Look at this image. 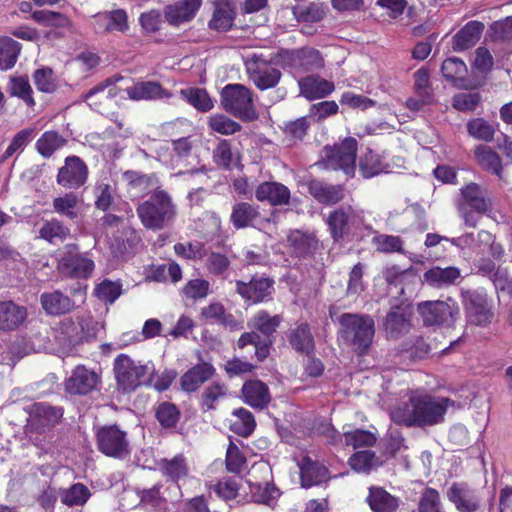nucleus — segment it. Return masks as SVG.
Returning <instances> with one entry per match:
<instances>
[{
  "instance_id": "nucleus-18",
  "label": "nucleus",
  "mask_w": 512,
  "mask_h": 512,
  "mask_svg": "<svg viewBox=\"0 0 512 512\" xmlns=\"http://www.w3.org/2000/svg\"><path fill=\"white\" fill-rule=\"evenodd\" d=\"M98 374L84 365L76 366L65 381V390L74 395H86L96 388Z\"/></svg>"
},
{
  "instance_id": "nucleus-41",
  "label": "nucleus",
  "mask_w": 512,
  "mask_h": 512,
  "mask_svg": "<svg viewBox=\"0 0 512 512\" xmlns=\"http://www.w3.org/2000/svg\"><path fill=\"white\" fill-rule=\"evenodd\" d=\"M67 139L59 132L49 130L42 133L35 143L36 151L44 158H50L57 150L66 146Z\"/></svg>"
},
{
  "instance_id": "nucleus-57",
  "label": "nucleus",
  "mask_w": 512,
  "mask_h": 512,
  "mask_svg": "<svg viewBox=\"0 0 512 512\" xmlns=\"http://www.w3.org/2000/svg\"><path fill=\"white\" fill-rule=\"evenodd\" d=\"M208 127L221 135H233L242 129L238 122L220 113L209 116Z\"/></svg>"
},
{
  "instance_id": "nucleus-20",
  "label": "nucleus",
  "mask_w": 512,
  "mask_h": 512,
  "mask_svg": "<svg viewBox=\"0 0 512 512\" xmlns=\"http://www.w3.org/2000/svg\"><path fill=\"white\" fill-rule=\"evenodd\" d=\"M255 198L271 206H287L290 204L291 191L281 182L264 181L256 187Z\"/></svg>"
},
{
  "instance_id": "nucleus-58",
  "label": "nucleus",
  "mask_w": 512,
  "mask_h": 512,
  "mask_svg": "<svg viewBox=\"0 0 512 512\" xmlns=\"http://www.w3.org/2000/svg\"><path fill=\"white\" fill-rule=\"evenodd\" d=\"M9 91L12 96L22 99L27 106H35L33 90L27 76L13 77L9 83Z\"/></svg>"
},
{
  "instance_id": "nucleus-48",
  "label": "nucleus",
  "mask_w": 512,
  "mask_h": 512,
  "mask_svg": "<svg viewBox=\"0 0 512 512\" xmlns=\"http://www.w3.org/2000/svg\"><path fill=\"white\" fill-rule=\"evenodd\" d=\"M180 293L183 298L196 302L205 299L211 293V285L204 278L190 279L181 288Z\"/></svg>"
},
{
  "instance_id": "nucleus-31",
  "label": "nucleus",
  "mask_w": 512,
  "mask_h": 512,
  "mask_svg": "<svg viewBox=\"0 0 512 512\" xmlns=\"http://www.w3.org/2000/svg\"><path fill=\"white\" fill-rule=\"evenodd\" d=\"M298 466L301 484L305 488L318 485L329 478L328 469L323 464L313 461L309 457H303Z\"/></svg>"
},
{
  "instance_id": "nucleus-24",
  "label": "nucleus",
  "mask_w": 512,
  "mask_h": 512,
  "mask_svg": "<svg viewBox=\"0 0 512 512\" xmlns=\"http://www.w3.org/2000/svg\"><path fill=\"white\" fill-rule=\"evenodd\" d=\"M255 68L251 72V79L260 90L274 88L281 79V72L269 65L261 56L254 58Z\"/></svg>"
},
{
  "instance_id": "nucleus-37",
  "label": "nucleus",
  "mask_w": 512,
  "mask_h": 512,
  "mask_svg": "<svg viewBox=\"0 0 512 512\" xmlns=\"http://www.w3.org/2000/svg\"><path fill=\"white\" fill-rule=\"evenodd\" d=\"M41 305L47 314L52 316H60L70 312L73 307V301L60 291L52 293H43L40 296Z\"/></svg>"
},
{
  "instance_id": "nucleus-11",
  "label": "nucleus",
  "mask_w": 512,
  "mask_h": 512,
  "mask_svg": "<svg viewBox=\"0 0 512 512\" xmlns=\"http://www.w3.org/2000/svg\"><path fill=\"white\" fill-rule=\"evenodd\" d=\"M89 178L87 163L76 155H69L58 169L56 183L65 190H78L85 186Z\"/></svg>"
},
{
  "instance_id": "nucleus-43",
  "label": "nucleus",
  "mask_w": 512,
  "mask_h": 512,
  "mask_svg": "<svg viewBox=\"0 0 512 512\" xmlns=\"http://www.w3.org/2000/svg\"><path fill=\"white\" fill-rule=\"evenodd\" d=\"M349 466L358 473L369 474L372 470L382 465V461L376 454L369 450L355 452L348 460Z\"/></svg>"
},
{
  "instance_id": "nucleus-36",
  "label": "nucleus",
  "mask_w": 512,
  "mask_h": 512,
  "mask_svg": "<svg viewBox=\"0 0 512 512\" xmlns=\"http://www.w3.org/2000/svg\"><path fill=\"white\" fill-rule=\"evenodd\" d=\"M70 235V228L57 218L44 220L38 230V238L51 245L63 243Z\"/></svg>"
},
{
  "instance_id": "nucleus-42",
  "label": "nucleus",
  "mask_w": 512,
  "mask_h": 512,
  "mask_svg": "<svg viewBox=\"0 0 512 512\" xmlns=\"http://www.w3.org/2000/svg\"><path fill=\"white\" fill-rule=\"evenodd\" d=\"M474 155L479 165L488 172L501 177L503 172L502 161L498 153L490 146L478 145Z\"/></svg>"
},
{
  "instance_id": "nucleus-23",
  "label": "nucleus",
  "mask_w": 512,
  "mask_h": 512,
  "mask_svg": "<svg viewBox=\"0 0 512 512\" xmlns=\"http://www.w3.org/2000/svg\"><path fill=\"white\" fill-rule=\"evenodd\" d=\"M202 5V0H180L164 9L166 21L174 26L192 20Z\"/></svg>"
},
{
  "instance_id": "nucleus-17",
  "label": "nucleus",
  "mask_w": 512,
  "mask_h": 512,
  "mask_svg": "<svg viewBox=\"0 0 512 512\" xmlns=\"http://www.w3.org/2000/svg\"><path fill=\"white\" fill-rule=\"evenodd\" d=\"M462 304L466 314L480 320H488L493 317L492 305L488 294L484 289L466 290L462 292Z\"/></svg>"
},
{
  "instance_id": "nucleus-6",
  "label": "nucleus",
  "mask_w": 512,
  "mask_h": 512,
  "mask_svg": "<svg viewBox=\"0 0 512 512\" xmlns=\"http://www.w3.org/2000/svg\"><path fill=\"white\" fill-rule=\"evenodd\" d=\"M56 268L64 278L88 279L95 269V263L87 252H80L76 243H68L63 247Z\"/></svg>"
},
{
  "instance_id": "nucleus-2",
  "label": "nucleus",
  "mask_w": 512,
  "mask_h": 512,
  "mask_svg": "<svg viewBox=\"0 0 512 512\" xmlns=\"http://www.w3.org/2000/svg\"><path fill=\"white\" fill-rule=\"evenodd\" d=\"M141 224L148 230L160 231L170 226L177 216V205L164 189H155L136 207Z\"/></svg>"
},
{
  "instance_id": "nucleus-8",
  "label": "nucleus",
  "mask_w": 512,
  "mask_h": 512,
  "mask_svg": "<svg viewBox=\"0 0 512 512\" xmlns=\"http://www.w3.org/2000/svg\"><path fill=\"white\" fill-rule=\"evenodd\" d=\"M286 248L291 258L299 262L316 260L324 245L313 230L290 229L286 236Z\"/></svg>"
},
{
  "instance_id": "nucleus-5",
  "label": "nucleus",
  "mask_w": 512,
  "mask_h": 512,
  "mask_svg": "<svg viewBox=\"0 0 512 512\" xmlns=\"http://www.w3.org/2000/svg\"><path fill=\"white\" fill-rule=\"evenodd\" d=\"M114 372L118 387L125 392H130L140 385L149 384L155 368L150 361L141 364L129 356L121 354L115 359Z\"/></svg>"
},
{
  "instance_id": "nucleus-56",
  "label": "nucleus",
  "mask_w": 512,
  "mask_h": 512,
  "mask_svg": "<svg viewBox=\"0 0 512 512\" xmlns=\"http://www.w3.org/2000/svg\"><path fill=\"white\" fill-rule=\"evenodd\" d=\"M343 437L345 445L351 446L354 449L362 447H371L376 443V436L367 430L353 429L347 430L346 426L343 427Z\"/></svg>"
},
{
  "instance_id": "nucleus-7",
  "label": "nucleus",
  "mask_w": 512,
  "mask_h": 512,
  "mask_svg": "<svg viewBox=\"0 0 512 512\" xmlns=\"http://www.w3.org/2000/svg\"><path fill=\"white\" fill-rule=\"evenodd\" d=\"M358 142L354 137H346L340 143L326 145L322 150L321 163L329 170H342L353 174L356 167Z\"/></svg>"
},
{
  "instance_id": "nucleus-61",
  "label": "nucleus",
  "mask_w": 512,
  "mask_h": 512,
  "mask_svg": "<svg viewBox=\"0 0 512 512\" xmlns=\"http://www.w3.org/2000/svg\"><path fill=\"white\" fill-rule=\"evenodd\" d=\"M251 493L255 502L271 505L280 495L279 490L270 482L251 484Z\"/></svg>"
},
{
  "instance_id": "nucleus-52",
  "label": "nucleus",
  "mask_w": 512,
  "mask_h": 512,
  "mask_svg": "<svg viewBox=\"0 0 512 512\" xmlns=\"http://www.w3.org/2000/svg\"><path fill=\"white\" fill-rule=\"evenodd\" d=\"M121 280L104 279L94 288V295L104 303L113 304L122 294Z\"/></svg>"
},
{
  "instance_id": "nucleus-21",
  "label": "nucleus",
  "mask_w": 512,
  "mask_h": 512,
  "mask_svg": "<svg viewBox=\"0 0 512 512\" xmlns=\"http://www.w3.org/2000/svg\"><path fill=\"white\" fill-rule=\"evenodd\" d=\"M63 416L61 408L46 403H35L31 407L29 429H46L56 425Z\"/></svg>"
},
{
  "instance_id": "nucleus-53",
  "label": "nucleus",
  "mask_w": 512,
  "mask_h": 512,
  "mask_svg": "<svg viewBox=\"0 0 512 512\" xmlns=\"http://www.w3.org/2000/svg\"><path fill=\"white\" fill-rule=\"evenodd\" d=\"M204 267L209 274L215 277L223 276L230 268L231 261L225 253L206 251Z\"/></svg>"
},
{
  "instance_id": "nucleus-35",
  "label": "nucleus",
  "mask_w": 512,
  "mask_h": 512,
  "mask_svg": "<svg viewBox=\"0 0 512 512\" xmlns=\"http://www.w3.org/2000/svg\"><path fill=\"white\" fill-rule=\"evenodd\" d=\"M123 178L127 181L130 190H136L148 196L155 189H162L159 186V178L156 173L145 174L142 172L128 170L123 173Z\"/></svg>"
},
{
  "instance_id": "nucleus-30",
  "label": "nucleus",
  "mask_w": 512,
  "mask_h": 512,
  "mask_svg": "<svg viewBox=\"0 0 512 512\" xmlns=\"http://www.w3.org/2000/svg\"><path fill=\"white\" fill-rule=\"evenodd\" d=\"M441 72L444 78L454 87L459 89H467L469 87L468 69L462 59L458 57L445 59L441 66Z\"/></svg>"
},
{
  "instance_id": "nucleus-14",
  "label": "nucleus",
  "mask_w": 512,
  "mask_h": 512,
  "mask_svg": "<svg viewBox=\"0 0 512 512\" xmlns=\"http://www.w3.org/2000/svg\"><path fill=\"white\" fill-rule=\"evenodd\" d=\"M340 338L359 354L364 353L374 336L373 322H341Z\"/></svg>"
},
{
  "instance_id": "nucleus-62",
  "label": "nucleus",
  "mask_w": 512,
  "mask_h": 512,
  "mask_svg": "<svg viewBox=\"0 0 512 512\" xmlns=\"http://www.w3.org/2000/svg\"><path fill=\"white\" fill-rule=\"evenodd\" d=\"M34 135L33 128H25L17 132L12 138L6 151L0 158V162L3 163L12 157L17 151H22L27 144L32 140Z\"/></svg>"
},
{
  "instance_id": "nucleus-38",
  "label": "nucleus",
  "mask_w": 512,
  "mask_h": 512,
  "mask_svg": "<svg viewBox=\"0 0 512 512\" xmlns=\"http://www.w3.org/2000/svg\"><path fill=\"white\" fill-rule=\"evenodd\" d=\"M367 501L374 512H395L399 505V500L381 487H371Z\"/></svg>"
},
{
  "instance_id": "nucleus-19",
  "label": "nucleus",
  "mask_w": 512,
  "mask_h": 512,
  "mask_svg": "<svg viewBox=\"0 0 512 512\" xmlns=\"http://www.w3.org/2000/svg\"><path fill=\"white\" fill-rule=\"evenodd\" d=\"M120 80H122L120 75H113L105 79L83 95L84 101L92 109L101 112L104 104L118 95L119 89L115 85Z\"/></svg>"
},
{
  "instance_id": "nucleus-32",
  "label": "nucleus",
  "mask_w": 512,
  "mask_h": 512,
  "mask_svg": "<svg viewBox=\"0 0 512 512\" xmlns=\"http://www.w3.org/2000/svg\"><path fill=\"white\" fill-rule=\"evenodd\" d=\"M214 373L215 368L211 364L206 362L199 363L181 376V388L186 392H194L204 382L211 379Z\"/></svg>"
},
{
  "instance_id": "nucleus-40",
  "label": "nucleus",
  "mask_w": 512,
  "mask_h": 512,
  "mask_svg": "<svg viewBox=\"0 0 512 512\" xmlns=\"http://www.w3.org/2000/svg\"><path fill=\"white\" fill-rule=\"evenodd\" d=\"M359 168L365 178H371L389 171V165L385 162L384 157L372 149H367L360 158Z\"/></svg>"
},
{
  "instance_id": "nucleus-16",
  "label": "nucleus",
  "mask_w": 512,
  "mask_h": 512,
  "mask_svg": "<svg viewBox=\"0 0 512 512\" xmlns=\"http://www.w3.org/2000/svg\"><path fill=\"white\" fill-rule=\"evenodd\" d=\"M308 193L320 204L333 206L340 203L345 197V188L340 184L325 183L316 178H309L304 182Z\"/></svg>"
},
{
  "instance_id": "nucleus-22",
  "label": "nucleus",
  "mask_w": 512,
  "mask_h": 512,
  "mask_svg": "<svg viewBox=\"0 0 512 512\" xmlns=\"http://www.w3.org/2000/svg\"><path fill=\"white\" fill-rule=\"evenodd\" d=\"M129 99L134 101H155L169 99L172 93L158 81H138L126 89Z\"/></svg>"
},
{
  "instance_id": "nucleus-34",
  "label": "nucleus",
  "mask_w": 512,
  "mask_h": 512,
  "mask_svg": "<svg viewBox=\"0 0 512 512\" xmlns=\"http://www.w3.org/2000/svg\"><path fill=\"white\" fill-rule=\"evenodd\" d=\"M301 93L307 100L325 98L335 90L333 82L319 76H306L299 81Z\"/></svg>"
},
{
  "instance_id": "nucleus-60",
  "label": "nucleus",
  "mask_w": 512,
  "mask_h": 512,
  "mask_svg": "<svg viewBox=\"0 0 512 512\" xmlns=\"http://www.w3.org/2000/svg\"><path fill=\"white\" fill-rule=\"evenodd\" d=\"M467 131L470 136L485 142H491L495 135V128L484 118H474L468 121Z\"/></svg>"
},
{
  "instance_id": "nucleus-10",
  "label": "nucleus",
  "mask_w": 512,
  "mask_h": 512,
  "mask_svg": "<svg viewBox=\"0 0 512 512\" xmlns=\"http://www.w3.org/2000/svg\"><path fill=\"white\" fill-rule=\"evenodd\" d=\"M97 447L100 452L115 459H125L131 453L127 433L116 425L99 428L96 432Z\"/></svg>"
},
{
  "instance_id": "nucleus-47",
  "label": "nucleus",
  "mask_w": 512,
  "mask_h": 512,
  "mask_svg": "<svg viewBox=\"0 0 512 512\" xmlns=\"http://www.w3.org/2000/svg\"><path fill=\"white\" fill-rule=\"evenodd\" d=\"M324 67V60L321 53L314 48L298 49V69L299 73H308L319 70Z\"/></svg>"
},
{
  "instance_id": "nucleus-15",
  "label": "nucleus",
  "mask_w": 512,
  "mask_h": 512,
  "mask_svg": "<svg viewBox=\"0 0 512 512\" xmlns=\"http://www.w3.org/2000/svg\"><path fill=\"white\" fill-rule=\"evenodd\" d=\"M355 222V211L352 206H341L329 212L326 225L334 243H340L352 232Z\"/></svg>"
},
{
  "instance_id": "nucleus-45",
  "label": "nucleus",
  "mask_w": 512,
  "mask_h": 512,
  "mask_svg": "<svg viewBox=\"0 0 512 512\" xmlns=\"http://www.w3.org/2000/svg\"><path fill=\"white\" fill-rule=\"evenodd\" d=\"M21 44L10 37L0 38V70H9L17 62Z\"/></svg>"
},
{
  "instance_id": "nucleus-49",
  "label": "nucleus",
  "mask_w": 512,
  "mask_h": 512,
  "mask_svg": "<svg viewBox=\"0 0 512 512\" xmlns=\"http://www.w3.org/2000/svg\"><path fill=\"white\" fill-rule=\"evenodd\" d=\"M90 496L89 489L82 483H76L60 491L61 502L69 507L83 506Z\"/></svg>"
},
{
  "instance_id": "nucleus-33",
  "label": "nucleus",
  "mask_w": 512,
  "mask_h": 512,
  "mask_svg": "<svg viewBox=\"0 0 512 512\" xmlns=\"http://www.w3.org/2000/svg\"><path fill=\"white\" fill-rule=\"evenodd\" d=\"M260 217L259 207L249 202H236L232 206L230 223L236 230L254 226Z\"/></svg>"
},
{
  "instance_id": "nucleus-51",
  "label": "nucleus",
  "mask_w": 512,
  "mask_h": 512,
  "mask_svg": "<svg viewBox=\"0 0 512 512\" xmlns=\"http://www.w3.org/2000/svg\"><path fill=\"white\" fill-rule=\"evenodd\" d=\"M233 416L231 429L240 436L248 437L256 426L253 414L245 408H240L234 410Z\"/></svg>"
},
{
  "instance_id": "nucleus-50",
  "label": "nucleus",
  "mask_w": 512,
  "mask_h": 512,
  "mask_svg": "<svg viewBox=\"0 0 512 512\" xmlns=\"http://www.w3.org/2000/svg\"><path fill=\"white\" fill-rule=\"evenodd\" d=\"M173 250L176 256L187 261H200L206 256L205 244L200 241L178 242L174 244Z\"/></svg>"
},
{
  "instance_id": "nucleus-46",
  "label": "nucleus",
  "mask_w": 512,
  "mask_h": 512,
  "mask_svg": "<svg viewBox=\"0 0 512 512\" xmlns=\"http://www.w3.org/2000/svg\"><path fill=\"white\" fill-rule=\"evenodd\" d=\"M79 202V196L70 190V192L53 199V210L55 213L65 216L69 220H75L78 217L76 209Z\"/></svg>"
},
{
  "instance_id": "nucleus-54",
  "label": "nucleus",
  "mask_w": 512,
  "mask_h": 512,
  "mask_svg": "<svg viewBox=\"0 0 512 512\" xmlns=\"http://www.w3.org/2000/svg\"><path fill=\"white\" fill-rule=\"evenodd\" d=\"M289 340L292 347L302 353L309 354L314 348L313 337L306 323H302L293 330Z\"/></svg>"
},
{
  "instance_id": "nucleus-59",
  "label": "nucleus",
  "mask_w": 512,
  "mask_h": 512,
  "mask_svg": "<svg viewBox=\"0 0 512 512\" xmlns=\"http://www.w3.org/2000/svg\"><path fill=\"white\" fill-rule=\"evenodd\" d=\"M490 37L495 43L511 45L510 53L512 51V17H506L491 24Z\"/></svg>"
},
{
  "instance_id": "nucleus-26",
  "label": "nucleus",
  "mask_w": 512,
  "mask_h": 512,
  "mask_svg": "<svg viewBox=\"0 0 512 512\" xmlns=\"http://www.w3.org/2000/svg\"><path fill=\"white\" fill-rule=\"evenodd\" d=\"M418 312L423 320H454L459 313L455 303L445 301H424L418 304Z\"/></svg>"
},
{
  "instance_id": "nucleus-64",
  "label": "nucleus",
  "mask_w": 512,
  "mask_h": 512,
  "mask_svg": "<svg viewBox=\"0 0 512 512\" xmlns=\"http://www.w3.org/2000/svg\"><path fill=\"white\" fill-rule=\"evenodd\" d=\"M419 512H442L440 494L436 489L425 488L418 504Z\"/></svg>"
},
{
  "instance_id": "nucleus-63",
  "label": "nucleus",
  "mask_w": 512,
  "mask_h": 512,
  "mask_svg": "<svg viewBox=\"0 0 512 512\" xmlns=\"http://www.w3.org/2000/svg\"><path fill=\"white\" fill-rule=\"evenodd\" d=\"M31 17L37 23L49 27H65L69 22L64 14L49 10H36Z\"/></svg>"
},
{
  "instance_id": "nucleus-4",
  "label": "nucleus",
  "mask_w": 512,
  "mask_h": 512,
  "mask_svg": "<svg viewBox=\"0 0 512 512\" xmlns=\"http://www.w3.org/2000/svg\"><path fill=\"white\" fill-rule=\"evenodd\" d=\"M221 105L230 115L243 122H252L258 118L253 93L242 84H227L221 91Z\"/></svg>"
},
{
  "instance_id": "nucleus-39",
  "label": "nucleus",
  "mask_w": 512,
  "mask_h": 512,
  "mask_svg": "<svg viewBox=\"0 0 512 512\" xmlns=\"http://www.w3.org/2000/svg\"><path fill=\"white\" fill-rule=\"evenodd\" d=\"M213 162L222 169L230 170L240 162V155L233 151L231 140L221 139L212 154Z\"/></svg>"
},
{
  "instance_id": "nucleus-25",
  "label": "nucleus",
  "mask_w": 512,
  "mask_h": 512,
  "mask_svg": "<svg viewBox=\"0 0 512 512\" xmlns=\"http://www.w3.org/2000/svg\"><path fill=\"white\" fill-rule=\"evenodd\" d=\"M236 15V9L231 0H217L208 26L219 32H227L232 29Z\"/></svg>"
},
{
  "instance_id": "nucleus-12",
  "label": "nucleus",
  "mask_w": 512,
  "mask_h": 512,
  "mask_svg": "<svg viewBox=\"0 0 512 512\" xmlns=\"http://www.w3.org/2000/svg\"><path fill=\"white\" fill-rule=\"evenodd\" d=\"M458 512H478L482 507L480 491L465 482H454L445 493Z\"/></svg>"
},
{
  "instance_id": "nucleus-44",
  "label": "nucleus",
  "mask_w": 512,
  "mask_h": 512,
  "mask_svg": "<svg viewBox=\"0 0 512 512\" xmlns=\"http://www.w3.org/2000/svg\"><path fill=\"white\" fill-rule=\"evenodd\" d=\"M159 465L162 473L174 482L187 477L189 472L186 459L182 454L172 459H162Z\"/></svg>"
},
{
  "instance_id": "nucleus-29",
  "label": "nucleus",
  "mask_w": 512,
  "mask_h": 512,
  "mask_svg": "<svg viewBox=\"0 0 512 512\" xmlns=\"http://www.w3.org/2000/svg\"><path fill=\"white\" fill-rule=\"evenodd\" d=\"M244 402L255 409H264L271 401L268 386L260 380H249L242 386Z\"/></svg>"
},
{
  "instance_id": "nucleus-3",
  "label": "nucleus",
  "mask_w": 512,
  "mask_h": 512,
  "mask_svg": "<svg viewBox=\"0 0 512 512\" xmlns=\"http://www.w3.org/2000/svg\"><path fill=\"white\" fill-rule=\"evenodd\" d=\"M457 209L465 226L476 228L482 217L492 212L493 201L486 188L470 182L460 188Z\"/></svg>"
},
{
  "instance_id": "nucleus-1",
  "label": "nucleus",
  "mask_w": 512,
  "mask_h": 512,
  "mask_svg": "<svg viewBox=\"0 0 512 512\" xmlns=\"http://www.w3.org/2000/svg\"><path fill=\"white\" fill-rule=\"evenodd\" d=\"M453 401L435 397L421 391H413L408 398L395 405L390 411L393 422L406 427L425 428L440 424Z\"/></svg>"
},
{
  "instance_id": "nucleus-55",
  "label": "nucleus",
  "mask_w": 512,
  "mask_h": 512,
  "mask_svg": "<svg viewBox=\"0 0 512 512\" xmlns=\"http://www.w3.org/2000/svg\"><path fill=\"white\" fill-rule=\"evenodd\" d=\"M181 95L192 105L195 109L200 112L210 111L214 104L205 89L202 88H188L182 89Z\"/></svg>"
},
{
  "instance_id": "nucleus-13",
  "label": "nucleus",
  "mask_w": 512,
  "mask_h": 512,
  "mask_svg": "<svg viewBox=\"0 0 512 512\" xmlns=\"http://www.w3.org/2000/svg\"><path fill=\"white\" fill-rule=\"evenodd\" d=\"M53 329L56 331V340L67 346L89 341L96 336L97 332L94 322H56Z\"/></svg>"
},
{
  "instance_id": "nucleus-27",
  "label": "nucleus",
  "mask_w": 512,
  "mask_h": 512,
  "mask_svg": "<svg viewBox=\"0 0 512 512\" xmlns=\"http://www.w3.org/2000/svg\"><path fill=\"white\" fill-rule=\"evenodd\" d=\"M484 24L480 21H469L452 38L451 46L455 52L468 50L479 41Z\"/></svg>"
},
{
  "instance_id": "nucleus-9",
  "label": "nucleus",
  "mask_w": 512,
  "mask_h": 512,
  "mask_svg": "<svg viewBox=\"0 0 512 512\" xmlns=\"http://www.w3.org/2000/svg\"><path fill=\"white\" fill-rule=\"evenodd\" d=\"M275 280L264 274H254L248 281L236 280L235 291L248 305L267 302L275 292Z\"/></svg>"
},
{
  "instance_id": "nucleus-28",
  "label": "nucleus",
  "mask_w": 512,
  "mask_h": 512,
  "mask_svg": "<svg viewBox=\"0 0 512 512\" xmlns=\"http://www.w3.org/2000/svg\"><path fill=\"white\" fill-rule=\"evenodd\" d=\"M460 278L461 270L455 266L445 268L433 266L423 274L424 282L437 289L453 286Z\"/></svg>"
}]
</instances>
